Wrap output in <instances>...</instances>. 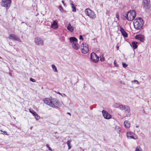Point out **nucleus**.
Here are the masks:
<instances>
[{"mask_svg":"<svg viewBox=\"0 0 151 151\" xmlns=\"http://www.w3.org/2000/svg\"><path fill=\"white\" fill-rule=\"evenodd\" d=\"M29 80L30 81H31L33 82H35L36 81L35 79H33L32 78H30Z\"/></svg>","mask_w":151,"mask_h":151,"instance_id":"38","label":"nucleus"},{"mask_svg":"<svg viewBox=\"0 0 151 151\" xmlns=\"http://www.w3.org/2000/svg\"><path fill=\"white\" fill-rule=\"evenodd\" d=\"M1 134V133L0 132V134Z\"/></svg>","mask_w":151,"mask_h":151,"instance_id":"53","label":"nucleus"},{"mask_svg":"<svg viewBox=\"0 0 151 151\" xmlns=\"http://www.w3.org/2000/svg\"><path fill=\"white\" fill-rule=\"evenodd\" d=\"M116 17L119 20V15L118 14H116Z\"/></svg>","mask_w":151,"mask_h":151,"instance_id":"42","label":"nucleus"},{"mask_svg":"<svg viewBox=\"0 0 151 151\" xmlns=\"http://www.w3.org/2000/svg\"><path fill=\"white\" fill-rule=\"evenodd\" d=\"M117 50H118V48H119V46H118V47H117Z\"/></svg>","mask_w":151,"mask_h":151,"instance_id":"49","label":"nucleus"},{"mask_svg":"<svg viewBox=\"0 0 151 151\" xmlns=\"http://www.w3.org/2000/svg\"><path fill=\"white\" fill-rule=\"evenodd\" d=\"M136 15V12L134 10L129 11L127 13L125 17L127 20L129 21L133 20L135 18Z\"/></svg>","mask_w":151,"mask_h":151,"instance_id":"2","label":"nucleus"},{"mask_svg":"<svg viewBox=\"0 0 151 151\" xmlns=\"http://www.w3.org/2000/svg\"><path fill=\"white\" fill-rule=\"evenodd\" d=\"M85 12L86 14L89 16L91 18L94 19L96 18V16L94 12L89 9L88 8L86 9Z\"/></svg>","mask_w":151,"mask_h":151,"instance_id":"4","label":"nucleus"},{"mask_svg":"<svg viewBox=\"0 0 151 151\" xmlns=\"http://www.w3.org/2000/svg\"><path fill=\"white\" fill-rule=\"evenodd\" d=\"M9 38L10 40L21 42V41L18 37L14 34H10L9 37Z\"/></svg>","mask_w":151,"mask_h":151,"instance_id":"10","label":"nucleus"},{"mask_svg":"<svg viewBox=\"0 0 151 151\" xmlns=\"http://www.w3.org/2000/svg\"><path fill=\"white\" fill-rule=\"evenodd\" d=\"M120 105H119L118 103H115L114 104V107L115 108H119V106Z\"/></svg>","mask_w":151,"mask_h":151,"instance_id":"30","label":"nucleus"},{"mask_svg":"<svg viewBox=\"0 0 151 151\" xmlns=\"http://www.w3.org/2000/svg\"><path fill=\"white\" fill-rule=\"evenodd\" d=\"M135 38L141 42H143L145 40V36L142 34L137 35L135 36Z\"/></svg>","mask_w":151,"mask_h":151,"instance_id":"13","label":"nucleus"},{"mask_svg":"<svg viewBox=\"0 0 151 151\" xmlns=\"http://www.w3.org/2000/svg\"><path fill=\"white\" fill-rule=\"evenodd\" d=\"M120 31L124 37H127L128 34L124 29L121 27H120Z\"/></svg>","mask_w":151,"mask_h":151,"instance_id":"14","label":"nucleus"},{"mask_svg":"<svg viewBox=\"0 0 151 151\" xmlns=\"http://www.w3.org/2000/svg\"><path fill=\"white\" fill-rule=\"evenodd\" d=\"M102 113L105 119H109L111 118V116L106 111L103 110L102 111Z\"/></svg>","mask_w":151,"mask_h":151,"instance_id":"11","label":"nucleus"},{"mask_svg":"<svg viewBox=\"0 0 151 151\" xmlns=\"http://www.w3.org/2000/svg\"><path fill=\"white\" fill-rule=\"evenodd\" d=\"M35 118L36 120H38L40 119V117L37 114V115H36V116L35 115Z\"/></svg>","mask_w":151,"mask_h":151,"instance_id":"33","label":"nucleus"},{"mask_svg":"<svg viewBox=\"0 0 151 151\" xmlns=\"http://www.w3.org/2000/svg\"><path fill=\"white\" fill-rule=\"evenodd\" d=\"M3 132L4 133V134H7L6 132V131H4Z\"/></svg>","mask_w":151,"mask_h":151,"instance_id":"45","label":"nucleus"},{"mask_svg":"<svg viewBox=\"0 0 151 151\" xmlns=\"http://www.w3.org/2000/svg\"><path fill=\"white\" fill-rule=\"evenodd\" d=\"M124 124L126 128H128L130 127V124L129 121H125Z\"/></svg>","mask_w":151,"mask_h":151,"instance_id":"21","label":"nucleus"},{"mask_svg":"<svg viewBox=\"0 0 151 151\" xmlns=\"http://www.w3.org/2000/svg\"><path fill=\"white\" fill-rule=\"evenodd\" d=\"M142 6L143 8L146 10L149 9L151 7L150 1L148 0H143Z\"/></svg>","mask_w":151,"mask_h":151,"instance_id":"5","label":"nucleus"},{"mask_svg":"<svg viewBox=\"0 0 151 151\" xmlns=\"http://www.w3.org/2000/svg\"><path fill=\"white\" fill-rule=\"evenodd\" d=\"M35 42L36 45L38 46H43L44 45V40L40 37H37L35 38Z\"/></svg>","mask_w":151,"mask_h":151,"instance_id":"8","label":"nucleus"},{"mask_svg":"<svg viewBox=\"0 0 151 151\" xmlns=\"http://www.w3.org/2000/svg\"><path fill=\"white\" fill-rule=\"evenodd\" d=\"M67 29L71 32H73L74 30L73 27L71 25L70 23L69 24L67 27Z\"/></svg>","mask_w":151,"mask_h":151,"instance_id":"19","label":"nucleus"},{"mask_svg":"<svg viewBox=\"0 0 151 151\" xmlns=\"http://www.w3.org/2000/svg\"><path fill=\"white\" fill-rule=\"evenodd\" d=\"M51 101V99H50L48 98H45L44 100V103L49 106H50Z\"/></svg>","mask_w":151,"mask_h":151,"instance_id":"16","label":"nucleus"},{"mask_svg":"<svg viewBox=\"0 0 151 151\" xmlns=\"http://www.w3.org/2000/svg\"><path fill=\"white\" fill-rule=\"evenodd\" d=\"M91 59L93 62L96 63L99 60V57L96 53L93 52L91 54Z\"/></svg>","mask_w":151,"mask_h":151,"instance_id":"9","label":"nucleus"},{"mask_svg":"<svg viewBox=\"0 0 151 151\" xmlns=\"http://www.w3.org/2000/svg\"><path fill=\"white\" fill-rule=\"evenodd\" d=\"M72 46L73 48L75 49L76 50H78L79 48V45L78 44L77 42L76 43H74L72 45Z\"/></svg>","mask_w":151,"mask_h":151,"instance_id":"18","label":"nucleus"},{"mask_svg":"<svg viewBox=\"0 0 151 151\" xmlns=\"http://www.w3.org/2000/svg\"><path fill=\"white\" fill-rule=\"evenodd\" d=\"M139 127V125H137V126H136V127Z\"/></svg>","mask_w":151,"mask_h":151,"instance_id":"47","label":"nucleus"},{"mask_svg":"<svg viewBox=\"0 0 151 151\" xmlns=\"http://www.w3.org/2000/svg\"><path fill=\"white\" fill-rule=\"evenodd\" d=\"M137 42H132V44L134 49H135L137 48Z\"/></svg>","mask_w":151,"mask_h":151,"instance_id":"20","label":"nucleus"},{"mask_svg":"<svg viewBox=\"0 0 151 151\" xmlns=\"http://www.w3.org/2000/svg\"><path fill=\"white\" fill-rule=\"evenodd\" d=\"M122 65L123 67L124 68H126L127 66V64H126V63H122Z\"/></svg>","mask_w":151,"mask_h":151,"instance_id":"31","label":"nucleus"},{"mask_svg":"<svg viewBox=\"0 0 151 151\" xmlns=\"http://www.w3.org/2000/svg\"><path fill=\"white\" fill-rule=\"evenodd\" d=\"M9 75L10 76H12V73H9Z\"/></svg>","mask_w":151,"mask_h":151,"instance_id":"43","label":"nucleus"},{"mask_svg":"<svg viewBox=\"0 0 151 151\" xmlns=\"http://www.w3.org/2000/svg\"><path fill=\"white\" fill-rule=\"evenodd\" d=\"M135 151H142V149L139 146H138L135 150Z\"/></svg>","mask_w":151,"mask_h":151,"instance_id":"29","label":"nucleus"},{"mask_svg":"<svg viewBox=\"0 0 151 151\" xmlns=\"http://www.w3.org/2000/svg\"><path fill=\"white\" fill-rule=\"evenodd\" d=\"M11 0H2L1 5L2 6L6 7L7 10L10 6Z\"/></svg>","mask_w":151,"mask_h":151,"instance_id":"6","label":"nucleus"},{"mask_svg":"<svg viewBox=\"0 0 151 151\" xmlns=\"http://www.w3.org/2000/svg\"><path fill=\"white\" fill-rule=\"evenodd\" d=\"M71 142V140H68L67 142V144L68 147V149L69 150L70 149L71 147V146L70 145V143Z\"/></svg>","mask_w":151,"mask_h":151,"instance_id":"25","label":"nucleus"},{"mask_svg":"<svg viewBox=\"0 0 151 151\" xmlns=\"http://www.w3.org/2000/svg\"><path fill=\"white\" fill-rule=\"evenodd\" d=\"M114 64L115 66L116 67H117L118 66V65L117 64V63L116 62V60H114Z\"/></svg>","mask_w":151,"mask_h":151,"instance_id":"36","label":"nucleus"},{"mask_svg":"<svg viewBox=\"0 0 151 151\" xmlns=\"http://www.w3.org/2000/svg\"><path fill=\"white\" fill-rule=\"evenodd\" d=\"M115 130L118 133H119L120 132L121 129L120 128L117 126H116L115 128Z\"/></svg>","mask_w":151,"mask_h":151,"instance_id":"23","label":"nucleus"},{"mask_svg":"<svg viewBox=\"0 0 151 151\" xmlns=\"http://www.w3.org/2000/svg\"><path fill=\"white\" fill-rule=\"evenodd\" d=\"M81 51L82 53L86 54L88 51V46L87 44L82 43L81 45Z\"/></svg>","mask_w":151,"mask_h":151,"instance_id":"7","label":"nucleus"},{"mask_svg":"<svg viewBox=\"0 0 151 151\" xmlns=\"http://www.w3.org/2000/svg\"><path fill=\"white\" fill-rule=\"evenodd\" d=\"M59 9L61 12H63V8L61 6H60L59 7Z\"/></svg>","mask_w":151,"mask_h":151,"instance_id":"35","label":"nucleus"},{"mask_svg":"<svg viewBox=\"0 0 151 151\" xmlns=\"http://www.w3.org/2000/svg\"><path fill=\"white\" fill-rule=\"evenodd\" d=\"M134 134V133L132 132H128L127 133V137L128 139H137V137H134L133 136Z\"/></svg>","mask_w":151,"mask_h":151,"instance_id":"12","label":"nucleus"},{"mask_svg":"<svg viewBox=\"0 0 151 151\" xmlns=\"http://www.w3.org/2000/svg\"><path fill=\"white\" fill-rule=\"evenodd\" d=\"M57 93L59 94H60V95H61V96H62V94L61 93H60V92H58Z\"/></svg>","mask_w":151,"mask_h":151,"instance_id":"44","label":"nucleus"},{"mask_svg":"<svg viewBox=\"0 0 151 151\" xmlns=\"http://www.w3.org/2000/svg\"><path fill=\"white\" fill-rule=\"evenodd\" d=\"M62 3L63 4V5L64 6H66V4L65 3H64V1H63V0H62Z\"/></svg>","mask_w":151,"mask_h":151,"instance_id":"40","label":"nucleus"},{"mask_svg":"<svg viewBox=\"0 0 151 151\" xmlns=\"http://www.w3.org/2000/svg\"><path fill=\"white\" fill-rule=\"evenodd\" d=\"M0 132H3V131H2L1 130H0Z\"/></svg>","mask_w":151,"mask_h":151,"instance_id":"48","label":"nucleus"},{"mask_svg":"<svg viewBox=\"0 0 151 151\" xmlns=\"http://www.w3.org/2000/svg\"><path fill=\"white\" fill-rule=\"evenodd\" d=\"M51 27L54 29H56L58 28V23L56 21H53L51 24Z\"/></svg>","mask_w":151,"mask_h":151,"instance_id":"17","label":"nucleus"},{"mask_svg":"<svg viewBox=\"0 0 151 151\" xmlns=\"http://www.w3.org/2000/svg\"><path fill=\"white\" fill-rule=\"evenodd\" d=\"M126 111L128 112V113H129L130 112V109L129 107L127 106H125V107L124 108V109Z\"/></svg>","mask_w":151,"mask_h":151,"instance_id":"22","label":"nucleus"},{"mask_svg":"<svg viewBox=\"0 0 151 151\" xmlns=\"http://www.w3.org/2000/svg\"><path fill=\"white\" fill-rule=\"evenodd\" d=\"M132 83H133V82H134V83H137V84H139V82L138 81H137V80H133V81H132Z\"/></svg>","mask_w":151,"mask_h":151,"instance_id":"34","label":"nucleus"},{"mask_svg":"<svg viewBox=\"0 0 151 151\" xmlns=\"http://www.w3.org/2000/svg\"><path fill=\"white\" fill-rule=\"evenodd\" d=\"M52 68L54 72H57V68H56V67L54 65L52 64Z\"/></svg>","mask_w":151,"mask_h":151,"instance_id":"26","label":"nucleus"},{"mask_svg":"<svg viewBox=\"0 0 151 151\" xmlns=\"http://www.w3.org/2000/svg\"><path fill=\"white\" fill-rule=\"evenodd\" d=\"M69 41L72 45L77 42L78 40L77 38L74 37H71L69 38Z\"/></svg>","mask_w":151,"mask_h":151,"instance_id":"15","label":"nucleus"},{"mask_svg":"<svg viewBox=\"0 0 151 151\" xmlns=\"http://www.w3.org/2000/svg\"><path fill=\"white\" fill-rule=\"evenodd\" d=\"M61 106V104L56 99L54 98L51 99L50 106L53 108H58L60 106Z\"/></svg>","mask_w":151,"mask_h":151,"instance_id":"3","label":"nucleus"},{"mask_svg":"<svg viewBox=\"0 0 151 151\" xmlns=\"http://www.w3.org/2000/svg\"><path fill=\"white\" fill-rule=\"evenodd\" d=\"M79 39L80 40H83V36L82 35H81L80 36Z\"/></svg>","mask_w":151,"mask_h":151,"instance_id":"39","label":"nucleus"},{"mask_svg":"<svg viewBox=\"0 0 151 151\" xmlns=\"http://www.w3.org/2000/svg\"><path fill=\"white\" fill-rule=\"evenodd\" d=\"M50 151H53L52 150V149H51V150H50Z\"/></svg>","mask_w":151,"mask_h":151,"instance_id":"50","label":"nucleus"},{"mask_svg":"<svg viewBox=\"0 0 151 151\" xmlns=\"http://www.w3.org/2000/svg\"><path fill=\"white\" fill-rule=\"evenodd\" d=\"M67 114L69 115H70V116L71 115V114L70 113H69V112H68L67 113Z\"/></svg>","mask_w":151,"mask_h":151,"instance_id":"46","label":"nucleus"},{"mask_svg":"<svg viewBox=\"0 0 151 151\" xmlns=\"http://www.w3.org/2000/svg\"><path fill=\"white\" fill-rule=\"evenodd\" d=\"M120 83L121 84H123V85H124L125 84V83L124 82V81H120Z\"/></svg>","mask_w":151,"mask_h":151,"instance_id":"41","label":"nucleus"},{"mask_svg":"<svg viewBox=\"0 0 151 151\" xmlns=\"http://www.w3.org/2000/svg\"><path fill=\"white\" fill-rule=\"evenodd\" d=\"M125 105H124L122 104L120 105L119 109L121 110H123L124 109V108L125 107Z\"/></svg>","mask_w":151,"mask_h":151,"instance_id":"27","label":"nucleus"},{"mask_svg":"<svg viewBox=\"0 0 151 151\" xmlns=\"http://www.w3.org/2000/svg\"><path fill=\"white\" fill-rule=\"evenodd\" d=\"M29 112L31 113H32L34 116L35 115L36 116V115H37V113L33 110H29Z\"/></svg>","mask_w":151,"mask_h":151,"instance_id":"28","label":"nucleus"},{"mask_svg":"<svg viewBox=\"0 0 151 151\" xmlns=\"http://www.w3.org/2000/svg\"><path fill=\"white\" fill-rule=\"evenodd\" d=\"M1 58V57L0 56V58Z\"/></svg>","mask_w":151,"mask_h":151,"instance_id":"51","label":"nucleus"},{"mask_svg":"<svg viewBox=\"0 0 151 151\" xmlns=\"http://www.w3.org/2000/svg\"><path fill=\"white\" fill-rule=\"evenodd\" d=\"M64 95L65 96V94H64Z\"/></svg>","mask_w":151,"mask_h":151,"instance_id":"52","label":"nucleus"},{"mask_svg":"<svg viewBox=\"0 0 151 151\" xmlns=\"http://www.w3.org/2000/svg\"><path fill=\"white\" fill-rule=\"evenodd\" d=\"M100 60L101 62H103L104 60V58L103 56H101L100 57Z\"/></svg>","mask_w":151,"mask_h":151,"instance_id":"32","label":"nucleus"},{"mask_svg":"<svg viewBox=\"0 0 151 151\" xmlns=\"http://www.w3.org/2000/svg\"><path fill=\"white\" fill-rule=\"evenodd\" d=\"M133 23L134 28L137 30H140L143 25L144 22L141 17H137L134 20Z\"/></svg>","mask_w":151,"mask_h":151,"instance_id":"1","label":"nucleus"},{"mask_svg":"<svg viewBox=\"0 0 151 151\" xmlns=\"http://www.w3.org/2000/svg\"><path fill=\"white\" fill-rule=\"evenodd\" d=\"M70 5H71V6L72 9H73L72 11L74 12H76V7L74 6L73 4V3H71L70 4Z\"/></svg>","mask_w":151,"mask_h":151,"instance_id":"24","label":"nucleus"},{"mask_svg":"<svg viewBox=\"0 0 151 151\" xmlns=\"http://www.w3.org/2000/svg\"><path fill=\"white\" fill-rule=\"evenodd\" d=\"M46 147L48 148L49 150H51V149L50 147L49 146V145L48 144H47L46 145Z\"/></svg>","mask_w":151,"mask_h":151,"instance_id":"37","label":"nucleus"}]
</instances>
